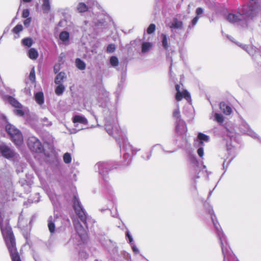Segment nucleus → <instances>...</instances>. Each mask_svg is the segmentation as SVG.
Segmentation results:
<instances>
[{
    "label": "nucleus",
    "instance_id": "obj_1",
    "mask_svg": "<svg viewBox=\"0 0 261 261\" xmlns=\"http://www.w3.org/2000/svg\"><path fill=\"white\" fill-rule=\"evenodd\" d=\"M8 215L0 211V226L12 261H21L15 246V241L11 228L9 226Z\"/></svg>",
    "mask_w": 261,
    "mask_h": 261
},
{
    "label": "nucleus",
    "instance_id": "obj_2",
    "mask_svg": "<svg viewBox=\"0 0 261 261\" xmlns=\"http://www.w3.org/2000/svg\"><path fill=\"white\" fill-rule=\"evenodd\" d=\"M260 12V5L255 0H251L248 6H244L239 9L238 15L230 13L227 16V19L234 23L239 20L246 19L248 17L252 18Z\"/></svg>",
    "mask_w": 261,
    "mask_h": 261
},
{
    "label": "nucleus",
    "instance_id": "obj_3",
    "mask_svg": "<svg viewBox=\"0 0 261 261\" xmlns=\"http://www.w3.org/2000/svg\"><path fill=\"white\" fill-rule=\"evenodd\" d=\"M6 130L11 138L12 141L16 145H20L23 142V138L20 131L14 126L8 124L6 126Z\"/></svg>",
    "mask_w": 261,
    "mask_h": 261
},
{
    "label": "nucleus",
    "instance_id": "obj_4",
    "mask_svg": "<svg viewBox=\"0 0 261 261\" xmlns=\"http://www.w3.org/2000/svg\"><path fill=\"white\" fill-rule=\"evenodd\" d=\"M73 122L75 128L73 129L72 133H76L77 132L84 128V126L86 125L88 123L87 119L81 115H75L73 118Z\"/></svg>",
    "mask_w": 261,
    "mask_h": 261
},
{
    "label": "nucleus",
    "instance_id": "obj_5",
    "mask_svg": "<svg viewBox=\"0 0 261 261\" xmlns=\"http://www.w3.org/2000/svg\"><path fill=\"white\" fill-rule=\"evenodd\" d=\"M0 153L3 156L8 159L16 158L17 154L8 145L4 143H0Z\"/></svg>",
    "mask_w": 261,
    "mask_h": 261
},
{
    "label": "nucleus",
    "instance_id": "obj_6",
    "mask_svg": "<svg viewBox=\"0 0 261 261\" xmlns=\"http://www.w3.org/2000/svg\"><path fill=\"white\" fill-rule=\"evenodd\" d=\"M8 101L12 106L16 108L14 112L17 115L19 116L24 115L25 112L27 111V109L23 108L18 101L12 97H9Z\"/></svg>",
    "mask_w": 261,
    "mask_h": 261
},
{
    "label": "nucleus",
    "instance_id": "obj_7",
    "mask_svg": "<svg viewBox=\"0 0 261 261\" xmlns=\"http://www.w3.org/2000/svg\"><path fill=\"white\" fill-rule=\"evenodd\" d=\"M30 148L35 152H41L42 150V146L40 142L34 137H30L28 141Z\"/></svg>",
    "mask_w": 261,
    "mask_h": 261
},
{
    "label": "nucleus",
    "instance_id": "obj_8",
    "mask_svg": "<svg viewBox=\"0 0 261 261\" xmlns=\"http://www.w3.org/2000/svg\"><path fill=\"white\" fill-rule=\"evenodd\" d=\"M176 90V94L175 95V99L177 101H180L182 98H186L187 100L190 98V94L189 92L184 89H180V86L178 85L175 86Z\"/></svg>",
    "mask_w": 261,
    "mask_h": 261
},
{
    "label": "nucleus",
    "instance_id": "obj_9",
    "mask_svg": "<svg viewBox=\"0 0 261 261\" xmlns=\"http://www.w3.org/2000/svg\"><path fill=\"white\" fill-rule=\"evenodd\" d=\"M75 228L81 239L85 240L87 239V228L79 223L75 224Z\"/></svg>",
    "mask_w": 261,
    "mask_h": 261
},
{
    "label": "nucleus",
    "instance_id": "obj_10",
    "mask_svg": "<svg viewBox=\"0 0 261 261\" xmlns=\"http://www.w3.org/2000/svg\"><path fill=\"white\" fill-rule=\"evenodd\" d=\"M208 141V137L202 133H199L197 138L195 141V145L197 147L203 145V141L207 142Z\"/></svg>",
    "mask_w": 261,
    "mask_h": 261
},
{
    "label": "nucleus",
    "instance_id": "obj_11",
    "mask_svg": "<svg viewBox=\"0 0 261 261\" xmlns=\"http://www.w3.org/2000/svg\"><path fill=\"white\" fill-rule=\"evenodd\" d=\"M69 39V34L66 31H63L59 35L60 40L64 44H66Z\"/></svg>",
    "mask_w": 261,
    "mask_h": 261
},
{
    "label": "nucleus",
    "instance_id": "obj_12",
    "mask_svg": "<svg viewBox=\"0 0 261 261\" xmlns=\"http://www.w3.org/2000/svg\"><path fill=\"white\" fill-rule=\"evenodd\" d=\"M170 27L171 29L181 30L183 28V24L181 21H178L177 19H175L172 21Z\"/></svg>",
    "mask_w": 261,
    "mask_h": 261
},
{
    "label": "nucleus",
    "instance_id": "obj_13",
    "mask_svg": "<svg viewBox=\"0 0 261 261\" xmlns=\"http://www.w3.org/2000/svg\"><path fill=\"white\" fill-rule=\"evenodd\" d=\"M219 107L224 114L226 115L231 114L232 112L231 108L227 106L224 102H221L219 105Z\"/></svg>",
    "mask_w": 261,
    "mask_h": 261
},
{
    "label": "nucleus",
    "instance_id": "obj_14",
    "mask_svg": "<svg viewBox=\"0 0 261 261\" xmlns=\"http://www.w3.org/2000/svg\"><path fill=\"white\" fill-rule=\"evenodd\" d=\"M236 44L241 47L242 49L246 50L249 54L253 55L255 50L251 46L248 47L246 45H243L241 43H240L239 42L236 43Z\"/></svg>",
    "mask_w": 261,
    "mask_h": 261
},
{
    "label": "nucleus",
    "instance_id": "obj_15",
    "mask_svg": "<svg viewBox=\"0 0 261 261\" xmlns=\"http://www.w3.org/2000/svg\"><path fill=\"white\" fill-rule=\"evenodd\" d=\"M42 8L43 12L45 13H48L49 12L50 9L49 0H43Z\"/></svg>",
    "mask_w": 261,
    "mask_h": 261
},
{
    "label": "nucleus",
    "instance_id": "obj_16",
    "mask_svg": "<svg viewBox=\"0 0 261 261\" xmlns=\"http://www.w3.org/2000/svg\"><path fill=\"white\" fill-rule=\"evenodd\" d=\"M28 56L30 59L35 60L38 57V53L36 49L32 48L28 51Z\"/></svg>",
    "mask_w": 261,
    "mask_h": 261
},
{
    "label": "nucleus",
    "instance_id": "obj_17",
    "mask_svg": "<svg viewBox=\"0 0 261 261\" xmlns=\"http://www.w3.org/2000/svg\"><path fill=\"white\" fill-rule=\"evenodd\" d=\"M76 10L79 13L85 12L88 10V7L84 3H80L76 7Z\"/></svg>",
    "mask_w": 261,
    "mask_h": 261
},
{
    "label": "nucleus",
    "instance_id": "obj_18",
    "mask_svg": "<svg viewBox=\"0 0 261 261\" xmlns=\"http://www.w3.org/2000/svg\"><path fill=\"white\" fill-rule=\"evenodd\" d=\"M152 47V44L150 42H143L142 45V52L145 53L151 49Z\"/></svg>",
    "mask_w": 261,
    "mask_h": 261
},
{
    "label": "nucleus",
    "instance_id": "obj_19",
    "mask_svg": "<svg viewBox=\"0 0 261 261\" xmlns=\"http://www.w3.org/2000/svg\"><path fill=\"white\" fill-rule=\"evenodd\" d=\"M66 77V74L64 72H60L56 76L55 79V83L56 84H61V83L65 79Z\"/></svg>",
    "mask_w": 261,
    "mask_h": 261
},
{
    "label": "nucleus",
    "instance_id": "obj_20",
    "mask_svg": "<svg viewBox=\"0 0 261 261\" xmlns=\"http://www.w3.org/2000/svg\"><path fill=\"white\" fill-rule=\"evenodd\" d=\"M36 101L39 105H42L44 102L43 94L42 92H38L35 96Z\"/></svg>",
    "mask_w": 261,
    "mask_h": 261
},
{
    "label": "nucleus",
    "instance_id": "obj_21",
    "mask_svg": "<svg viewBox=\"0 0 261 261\" xmlns=\"http://www.w3.org/2000/svg\"><path fill=\"white\" fill-rule=\"evenodd\" d=\"M73 206H74V208L76 213L80 212V211L83 210L82 209V208L81 207L80 202L79 201L78 199H76V198H75V199L74 200Z\"/></svg>",
    "mask_w": 261,
    "mask_h": 261
},
{
    "label": "nucleus",
    "instance_id": "obj_22",
    "mask_svg": "<svg viewBox=\"0 0 261 261\" xmlns=\"http://www.w3.org/2000/svg\"><path fill=\"white\" fill-rule=\"evenodd\" d=\"M76 67L80 70H84L86 67L85 63L80 59H77L75 61Z\"/></svg>",
    "mask_w": 261,
    "mask_h": 261
},
{
    "label": "nucleus",
    "instance_id": "obj_23",
    "mask_svg": "<svg viewBox=\"0 0 261 261\" xmlns=\"http://www.w3.org/2000/svg\"><path fill=\"white\" fill-rule=\"evenodd\" d=\"M161 37L162 38V45L165 49H166L169 47L167 36L163 34L161 35Z\"/></svg>",
    "mask_w": 261,
    "mask_h": 261
},
{
    "label": "nucleus",
    "instance_id": "obj_24",
    "mask_svg": "<svg viewBox=\"0 0 261 261\" xmlns=\"http://www.w3.org/2000/svg\"><path fill=\"white\" fill-rule=\"evenodd\" d=\"M22 42L24 45L27 46L28 47L31 46L33 44L32 39L30 38L23 39L22 40Z\"/></svg>",
    "mask_w": 261,
    "mask_h": 261
},
{
    "label": "nucleus",
    "instance_id": "obj_25",
    "mask_svg": "<svg viewBox=\"0 0 261 261\" xmlns=\"http://www.w3.org/2000/svg\"><path fill=\"white\" fill-rule=\"evenodd\" d=\"M64 90V86L62 84H59V85L56 88L55 92L57 95H61L62 94Z\"/></svg>",
    "mask_w": 261,
    "mask_h": 261
},
{
    "label": "nucleus",
    "instance_id": "obj_26",
    "mask_svg": "<svg viewBox=\"0 0 261 261\" xmlns=\"http://www.w3.org/2000/svg\"><path fill=\"white\" fill-rule=\"evenodd\" d=\"M63 160L65 163H69L71 161V157L69 153H66L64 154Z\"/></svg>",
    "mask_w": 261,
    "mask_h": 261
},
{
    "label": "nucleus",
    "instance_id": "obj_27",
    "mask_svg": "<svg viewBox=\"0 0 261 261\" xmlns=\"http://www.w3.org/2000/svg\"><path fill=\"white\" fill-rule=\"evenodd\" d=\"M110 63L113 66H117L118 65V59L117 57L113 56L110 59Z\"/></svg>",
    "mask_w": 261,
    "mask_h": 261
},
{
    "label": "nucleus",
    "instance_id": "obj_28",
    "mask_svg": "<svg viewBox=\"0 0 261 261\" xmlns=\"http://www.w3.org/2000/svg\"><path fill=\"white\" fill-rule=\"evenodd\" d=\"M35 69L34 68H33L32 69H31V71L30 73V75H29V79L31 81H32V82H35Z\"/></svg>",
    "mask_w": 261,
    "mask_h": 261
},
{
    "label": "nucleus",
    "instance_id": "obj_29",
    "mask_svg": "<svg viewBox=\"0 0 261 261\" xmlns=\"http://www.w3.org/2000/svg\"><path fill=\"white\" fill-rule=\"evenodd\" d=\"M76 214L79 216V218L82 222H85L86 221V216L83 210L77 212Z\"/></svg>",
    "mask_w": 261,
    "mask_h": 261
},
{
    "label": "nucleus",
    "instance_id": "obj_30",
    "mask_svg": "<svg viewBox=\"0 0 261 261\" xmlns=\"http://www.w3.org/2000/svg\"><path fill=\"white\" fill-rule=\"evenodd\" d=\"M23 27L21 24H17L13 29V32L16 34H18L19 32L22 30Z\"/></svg>",
    "mask_w": 261,
    "mask_h": 261
},
{
    "label": "nucleus",
    "instance_id": "obj_31",
    "mask_svg": "<svg viewBox=\"0 0 261 261\" xmlns=\"http://www.w3.org/2000/svg\"><path fill=\"white\" fill-rule=\"evenodd\" d=\"M48 227L50 232L53 233L54 232L55 226L54 223L50 220L48 221Z\"/></svg>",
    "mask_w": 261,
    "mask_h": 261
},
{
    "label": "nucleus",
    "instance_id": "obj_32",
    "mask_svg": "<svg viewBox=\"0 0 261 261\" xmlns=\"http://www.w3.org/2000/svg\"><path fill=\"white\" fill-rule=\"evenodd\" d=\"M155 29V24H150V25L148 27L147 30V32L148 34H151L152 33L154 30Z\"/></svg>",
    "mask_w": 261,
    "mask_h": 261
},
{
    "label": "nucleus",
    "instance_id": "obj_33",
    "mask_svg": "<svg viewBox=\"0 0 261 261\" xmlns=\"http://www.w3.org/2000/svg\"><path fill=\"white\" fill-rule=\"evenodd\" d=\"M215 116L216 120L218 122L222 123L224 119L222 115L219 114L218 113H216Z\"/></svg>",
    "mask_w": 261,
    "mask_h": 261
},
{
    "label": "nucleus",
    "instance_id": "obj_34",
    "mask_svg": "<svg viewBox=\"0 0 261 261\" xmlns=\"http://www.w3.org/2000/svg\"><path fill=\"white\" fill-rule=\"evenodd\" d=\"M173 115L174 118L178 119L180 116V113L179 109H177L175 110L173 113Z\"/></svg>",
    "mask_w": 261,
    "mask_h": 261
},
{
    "label": "nucleus",
    "instance_id": "obj_35",
    "mask_svg": "<svg viewBox=\"0 0 261 261\" xmlns=\"http://www.w3.org/2000/svg\"><path fill=\"white\" fill-rule=\"evenodd\" d=\"M30 12L28 9H24L23 10L22 16L23 18H27L29 16Z\"/></svg>",
    "mask_w": 261,
    "mask_h": 261
},
{
    "label": "nucleus",
    "instance_id": "obj_36",
    "mask_svg": "<svg viewBox=\"0 0 261 261\" xmlns=\"http://www.w3.org/2000/svg\"><path fill=\"white\" fill-rule=\"evenodd\" d=\"M200 146L201 147H199L197 150V153L198 154L199 156L202 157L204 154L203 148L201 146Z\"/></svg>",
    "mask_w": 261,
    "mask_h": 261
},
{
    "label": "nucleus",
    "instance_id": "obj_37",
    "mask_svg": "<svg viewBox=\"0 0 261 261\" xmlns=\"http://www.w3.org/2000/svg\"><path fill=\"white\" fill-rule=\"evenodd\" d=\"M115 50V46L113 44L109 45L107 47L108 52L112 53Z\"/></svg>",
    "mask_w": 261,
    "mask_h": 261
},
{
    "label": "nucleus",
    "instance_id": "obj_38",
    "mask_svg": "<svg viewBox=\"0 0 261 261\" xmlns=\"http://www.w3.org/2000/svg\"><path fill=\"white\" fill-rule=\"evenodd\" d=\"M247 133L253 138L257 137V135L251 129H249Z\"/></svg>",
    "mask_w": 261,
    "mask_h": 261
},
{
    "label": "nucleus",
    "instance_id": "obj_39",
    "mask_svg": "<svg viewBox=\"0 0 261 261\" xmlns=\"http://www.w3.org/2000/svg\"><path fill=\"white\" fill-rule=\"evenodd\" d=\"M106 129L107 132L110 135H113L114 134V132L111 130V126L107 124L106 125Z\"/></svg>",
    "mask_w": 261,
    "mask_h": 261
},
{
    "label": "nucleus",
    "instance_id": "obj_40",
    "mask_svg": "<svg viewBox=\"0 0 261 261\" xmlns=\"http://www.w3.org/2000/svg\"><path fill=\"white\" fill-rule=\"evenodd\" d=\"M31 21V18H28L27 19H25L23 23H24V25H25L27 27H28Z\"/></svg>",
    "mask_w": 261,
    "mask_h": 261
},
{
    "label": "nucleus",
    "instance_id": "obj_41",
    "mask_svg": "<svg viewBox=\"0 0 261 261\" xmlns=\"http://www.w3.org/2000/svg\"><path fill=\"white\" fill-rule=\"evenodd\" d=\"M203 9L201 8H198L196 9V13L197 15H199L200 14H201L203 13Z\"/></svg>",
    "mask_w": 261,
    "mask_h": 261
},
{
    "label": "nucleus",
    "instance_id": "obj_42",
    "mask_svg": "<svg viewBox=\"0 0 261 261\" xmlns=\"http://www.w3.org/2000/svg\"><path fill=\"white\" fill-rule=\"evenodd\" d=\"M198 19H199V17L197 16H196L193 18V19L192 21V23L193 25H195L197 23V22L198 20Z\"/></svg>",
    "mask_w": 261,
    "mask_h": 261
},
{
    "label": "nucleus",
    "instance_id": "obj_43",
    "mask_svg": "<svg viewBox=\"0 0 261 261\" xmlns=\"http://www.w3.org/2000/svg\"><path fill=\"white\" fill-rule=\"evenodd\" d=\"M43 124L45 125H51V122H48V119L46 118H44L43 119Z\"/></svg>",
    "mask_w": 261,
    "mask_h": 261
},
{
    "label": "nucleus",
    "instance_id": "obj_44",
    "mask_svg": "<svg viewBox=\"0 0 261 261\" xmlns=\"http://www.w3.org/2000/svg\"><path fill=\"white\" fill-rule=\"evenodd\" d=\"M126 236L129 239V243H132L133 241V239L131 235L129 234V232H126Z\"/></svg>",
    "mask_w": 261,
    "mask_h": 261
},
{
    "label": "nucleus",
    "instance_id": "obj_45",
    "mask_svg": "<svg viewBox=\"0 0 261 261\" xmlns=\"http://www.w3.org/2000/svg\"><path fill=\"white\" fill-rule=\"evenodd\" d=\"M181 125H182V126L183 127H185V124H184V122H182V123H181ZM177 131H178L179 132H180V134L184 133H185V131H186V129H185V128H184L183 130L180 131V130H179V128H178V127H177Z\"/></svg>",
    "mask_w": 261,
    "mask_h": 261
},
{
    "label": "nucleus",
    "instance_id": "obj_46",
    "mask_svg": "<svg viewBox=\"0 0 261 261\" xmlns=\"http://www.w3.org/2000/svg\"><path fill=\"white\" fill-rule=\"evenodd\" d=\"M132 249L134 252H135L136 253H139V251L138 249L136 247V246H135V245H133L132 246Z\"/></svg>",
    "mask_w": 261,
    "mask_h": 261
},
{
    "label": "nucleus",
    "instance_id": "obj_47",
    "mask_svg": "<svg viewBox=\"0 0 261 261\" xmlns=\"http://www.w3.org/2000/svg\"><path fill=\"white\" fill-rule=\"evenodd\" d=\"M59 70V65H56L54 67V70L56 71V72H57Z\"/></svg>",
    "mask_w": 261,
    "mask_h": 261
},
{
    "label": "nucleus",
    "instance_id": "obj_48",
    "mask_svg": "<svg viewBox=\"0 0 261 261\" xmlns=\"http://www.w3.org/2000/svg\"><path fill=\"white\" fill-rule=\"evenodd\" d=\"M102 163H98L95 165V167H97L98 168H100V167L101 166H102Z\"/></svg>",
    "mask_w": 261,
    "mask_h": 261
},
{
    "label": "nucleus",
    "instance_id": "obj_49",
    "mask_svg": "<svg viewBox=\"0 0 261 261\" xmlns=\"http://www.w3.org/2000/svg\"><path fill=\"white\" fill-rule=\"evenodd\" d=\"M32 0H23V1L24 2H25V3H28V2H31Z\"/></svg>",
    "mask_w": 261,
    "mask_h": 261
},
{
    "label": "nucleus",
    "instance_id": "obj_50",
    "mask_svg": "<svg viewBox=\"0 0 261 261\" xmlns=\"http://www.w3.org/2000/svg\"><path fill=\"white\" fill-rule=\"evenodd\" d=\"M221 247H222V252H223V253H224V247H223V245H222Z\"/></svg>",
    "mask_w": 261,
    "mask_h": 261
},
{
    "label": "nucleus",
    "instance_id": "obj_51",
    "mask_svg": "<svg viewBox=\"0 0 261 261\" xmlns=\"http://www.w3.org/2000/svg\"><path fill=\"white\" fill-rule=\"evenodd\" d=\"M95 261H101V260H96Z\"/></svg>",
    "mask_w": 261,
    "mask_h": 261
},
{
    "label": "nucleus",
    "instance_id": "obj_52",
    "mask_svg": "<svg viewBox=\"0 0 261 261\" xmlns=\"http://www.w3.org/2000/svg\"><path fill=\"white\" fill-rule=\"evenodd\" d=\"M237 261H239L238 260H237Z\"/></svg>",
    "mask_w": 261,
    "mask_h": 261
}]
</instances>
